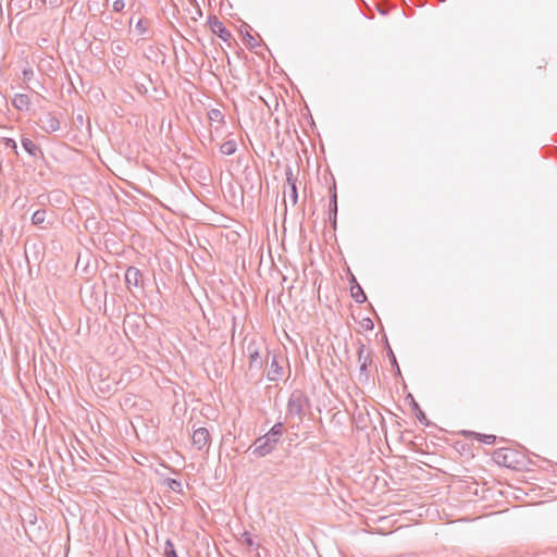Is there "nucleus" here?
Here are the masks:
<instances>
[{
    "label": "nucleus",
    "instance_id": "bb28decb",
    "mask_svg": "<svg viewBox=\"0 0 557 557\" xmlns=\"http://www.w3.org/2000/svg\"><path fill=\"white\" fill-rule=\"evenodd\" d=\"M124 8H125L124 0H114L113 1L112 9L114 12H122Z\"/></svg>",
    "mask_w": 557,
    "mask_h": 557
},
{
    "label": "nucleus",
    "instance_id": "a878e982",
    "mask_svg": "<svg viewBox=\"0 0 557 557\" xmlns=\"http://www.w3.org/2000/svg\"><path fill=\"white\" fill-rule=\"evenodd\" d=\"M245 41L249 48H255L256 46H258V42L255 39V37L251 36L248 32L245 35Z\"/></svg>",
    "mask_w": 557,
    "mask_h": 557
},
{
    "label": "nucleus",
    "instance_id": "dca6fc26",
    "mask_svg": "<svg viewBox=\"0 0 557 557\" xmlns=\"http://www.w3.org/2000/svg\"><path fill=\"white\" fill-rule=\"evenodd\" d=\"M408 397H410V399H411V408H412V411L414 412L416 418L421 423L429 425L426 416H425L424 411L420 408L419 404L414 400V398L411 395H409Z\"/></svg>",
    "mask_w": 557,
    "mask_h": 557
},
{
    "label": "nucleus",
    "instance_id": "f257e3e1",
    "mask_svg": "<svg viewBox=\"0 0 557 557\" xmlns=\"http://www.w3.org/2000/svg\"><path fill=\"white\" fill-rule=\"evenodd\" d=\"M283 431V423H275L265 435L258 437L253 442L249 450L251 449V454L259 458L271 454L280 442Z\"/></svg>",
    "mask_w": 557,
    "mask_h": 557
},
{
    "label": "nucleus",
    "instance_id": "5701e85b",
    "mask_svg": "<svg viewBox=\"0 0 557 557\" xmlns=\"http://www.w3.org/2000/svg\"><path fill=\"white\" fill-rule=\"evenodd\" d=\"M164 555L165 557H178L174 548V545L170 540L165 542Z\"/></svg>",
    "mask_w": 557,
    "mask_h": 557
},
{
    "label": "nucleus",
    "instance_id": "4be33fe9",
    "mask_svg": "<svg viewBox=\"0 0 557 557\" xmlns=\"http://www.w3.org/2000/svg\"><path fill=\"white\" fill-rule=\"evenodd\" d=\"M285 174L288 186L297 185V177L294 175L292 166H286Z\"/></svg>",
    "mask_w": 557,
    "mask_h": 557
},
{
    "label": "nucleus",
    "instance_id": "6ab92c4d",
    "mask_svg": "<svg viewBox=\"0 0 557 557\" xmlns=\"http://www.w3.org/2000/svg\"><path fill=\"white\" fill-rule=\"evenodd\" d=\"M165 485L175 493H183L182 482L176 479L168 478L164 481Z\"/></svg>",
    "mask_w": 557,
    "mask_h": 557
},
{
    "label": "nucleus",
    "instance_id": "0eeeda50",
    "mask_svg": "<svg viewBox=\"0 0 557 557\" xmlns=\"http://www.w3.org/2000/svg\"><path fill=\"white\" fill-rule=\"evenodd\" d=\"M37 124L47 134L54 133L60 129V121L51 112H46L39 116Z\"/></svg>",
    "mask_w": 557,
    "mask_h": 557
},
{
    "label": "nucleus",
    "instance_id": "ddd939ff",
    "mask_svg": "<svg viewBox=\"0 0 557 557\" xmlns=\"http://www.w3.org/2000/svg\"><path fill=\"white\" fill-rule=\"evenodd\" d=\"M350 284L351 297L359 304L364 302L367 300V296L354 275L351 276Z\"/></svg>",
    "mask_w": 557,
    "mask_h": 557
},
{
    "label": "nucleus",
    "instance_id": "1a4fd4ad",
    "mask_svg": "<svg viewBox=\"0 0 557 557\" xmlns=\"http://www.w3.org/2000/svg\"><path fill=\"white\" fill-rule=\"evenodd\" d=\"M193 445L198 449L201 450L203 448H208L210 445L211 436L209 431L206 428H198L194 430L193 436Z\"/></svg>",
    "mask_w": 557,
    "mask_h": 557
},
{
    "label": "nucleus",
    "instance_id": "7ed1b4c3",
    "mask_svg": "<svg viewBox=\"0 0 557 557\" xmlns=\"http://www.w3.org/2000/svg\"><path fill=\"white\" fill-rule=\"evenodd\" d=\"M492 458L499 466L518 469L521 463L522 456L513 448L502 447L493 451Z\"/></svg>",
    "mask_w": 557,
    "mask_h": 557
},
{
    "label": "nucleus",
    "instance_id": "2f4dec72",
    "mask_svg": "<svg viewBox=\"0 0 557 557\" xmlns=\"http://www.w3.org/2000/svg\"><path fill=\"white\" fill-rule=\"evenodd\" d=\"M194 2H195V3H197V2H196V0H194ZM196 5H197V12H196V15L201 16V15H202L201 9L199 8V5H198V4H196Z\"/></svg>",
    "mask_w": 557,
    "mask_h": 557
},
{
    "label": "nucleus",
    "instance_id": "c85d7f7f",
    "mask_svg": "<svg viewBox=\"0 0 557 557\" xmlns=\"http://www.w3.org/2000/svg\"><path fill=\"white\" fill-rule=\"evenodd\" d=\"M37 2H39L41 7L46 5L47 2L50 4L51 8H58L61 5L60 0H37Z\"/></svg>",
    "mask_w": 557,
    "mask_h": 557
},
{
    "label": "nucleus",
    "instance_id": "20e7f679",
    "mask_svg": "<svg viewBox=\"0 0 557 557\" xmlns=\"http://www.w3.org/2000/svg\"><path fill=\"white\" fill-rule=\"evenodd\" d=\"M357 356L359 363L358 380L361 383H367L370 379V368L373 363V359L372 351L368 350L361 341L357 343Z\"/></svg>",
    "mask_w": 557,
    "mask_h": 557
},
{
    "label": "nucleus",
    "instance_id": "39448f33",
    "mask_svg": "<svg viewBox=\"0 0 557 557\" xmlns=\"http://www.w3.org/2000/svg\"><path fill=\"white\" fill-rule=\"evenodd\" d=\"M309 406V399L300 391H294L288 399L287 412L290 416H296L299 421H302L305 410Z\"/></svg>",
    "mask_w": 557,
    "mask_h": 557
},
{
    "label": "nucleus",
    "instance_id": "cd10ccee",
    "mask_svg": "<svg viewBox=\"0 0 557 557\" xmlns=\"http://www.w3.org/2000/svg\"><path fill=\"white\" fill-rule=\"evenodd\" d=\"M387 354H388V357L391 358V362L394 367H396L397 369V372L400 373V369H399V366L397 363V360H396V357L392 350V348L389 346H387Z\"/></svg>",
    "mask_w": 557,
    "mask_h": 557
},
{
    "label": "nucleus",
    "instance_id": "f8f14e48",
    "mask_svg": "<svg viewBox=\"0 0 557 557\" xmlns=\"http://www.w3.org/2000/svg\"><path fill=\"white\" fill-rule=\"evenodd\" d=\"M461 434L466 438H475L479 442H482L487 445H493L496 442V436L493 434H481L473 431H462Z\"/></svg>",
    "mask_w": 557,
    "mask_h": 557
},
{
    "label": "nucleus",
    "instance_id": "7c9ffc66",
    "mask_svg": "<svg viewBox=\"0 0 557 557\" xmlns=\"http://www.w3.org/2000/svg\"><path fill=\"white\" fill-rule=\"evenodd\" d=\"M145 21L140 20L137 25H136V28L141 33L144 34L146 30H147V27L145 25Z\"/></svg>",
    "mask_w": 557,
    "mask_h": 557
},
{
    "label": "nucleus",
    "instance_id": "b1692460",
    "mask_svg": "<svg viewBox=\"0 0 557 557\" xmlns=\"http://www.w3.org/2000/svg\"><path fill=\"white\" fill-rule=\"evenodd\" d=\"M112 50L116 55H124V53L126 52L124 44L122 42H113Z\"/></svg>",
    "mask_w": 557,
    "mask_h": 557
},
{
    "label": "nucleus",
    "instance_id": "393cba45",
    "mask_svg": "<svg viewBox=\"0 0 557 557\" xmlns=\"http://www.w3.org/2000/svg\"><path fill=\"white\" fill-rule=\"evenodd\" d=\"M289 199L294 206L297 203V200H298L297 185L289 186Z\"/></svg>",
    "mask_w": 557,
    "mask_h": 557
},
{
    "label": "nucleus",
    "instance_id": "a211bd4d",
    "mask_svg": "<svg viewBox=\"0 0 557 557\" xmlns=\"http://www.w3.org/2000/svg\"><path fill=\"white\" fill-rule=\"evenodd\" d=\"M208 117L211 122H215V123H219V124H224L225 121H224V115L223 113L221 112V110L219 109H211L208 111Z\"/></svg>",
    "mask_w": 557,
    "mask_h": 557
},
{
    "label": "nucleus",
    "instance_id": "c756f323",
    "mask_svg": "<svg viewBox=\"0 0 557 557\" xmlns=\"http://www.w3.org/2000/svg\"><path fill=\"white\" fill-rule=\"evenodd\" d=\"M4 145L7 148H10L17 153V145L13 138H4Z\"/></svg>",
    "mask_w": 557,
    "mask_h": 557
},
{
    "label": "nucleus",
    "instance_id": "9d476101",
    "mask_svg": "<svg viewBox=\"0 0 557 557\" xmlns=\"http://www.w3.org/2000/svg\"><path fill=\"white\" fill-rule=\"evenodd\" d=\"M330 205H329V221L334 228H336L337 219V191L336 185L333 181V185L330 187Z\"/></svg>",
    "mask_w": 557,
    "mask_h": 557
},
{
    "label": "nucleus",
    "instance_id": "f03ea898",
    "mask_svg": "<svg viewBox=\"0 0 557 557\" xmlns=\"http://www.w3.org/2000/svg\"><path fill=\"white\" fill-rule=\"evenodd\" d=\"M244 342L246 343L245 355L249 361L248 371L251 374L260 373L264 364V358L261 356V350L264 347L263 342L257 341L256 337H245Z\"/></svg>",
    "mask_w": 557,
    "mask_h": 557
},
{
    "label": "nucleus",
    "instance_id": "f3484780",
    "mask_svg": "<svg viewBox=\"0 0 557 557\" xmlns=\"http://www.w3.org/2000/svg\"><path fill=\"white\" fill-rule=\"evenodd\" d=\"M237 144L234 139H227L220 146L221 153L232 156L236 152Z\"/></svg>",
    "mask_w": 557,
    "mask_h": 557
},
{
    "label": "nucleus",
    "instance_id": "423d86ee",
    "mask_svg": "<svg viewBox=\"0 0 557 557\" xmlns=\"http://www.w3.org/2000/svg\"><path fill=\"white\" fill-rule=\"evenodd\" d=\"M208 24L213 34L219 36L224 42L231 44V40H233L232 33L215 15L209 16Z\"/></svg>",
    "mask_w": 557,
    "mask_h": 557
},
{
    "label": "nucleus",
    "instance_id": "412c9836",
    "mask_svg": "<svg viewBox=\"0 0 557 557\" xmlns=\"http://www.w3.org/2000/svg\"><path fill=\"white\" fill-rule=\"evenodd\" d=\"M45 219H46V211L40 209L33 213L32 223L34 225H39V224L44 223Z\"/></svg>",
    "mask_w": 557,
    "mask_h": 557
},
{
    "label": "nucleus",
    "instance_id": "2eb2a0df",
    "mask_svg": "<svg viewBox=\"0 0 557 557\" xmlns=\"http://www.w3.org/2000/svg\"><path fill=\"white\" fill-rule=\"evenodd\" d=\"M22 146L23 148L34 158H37V157H44V152L41 150V148L36 145L32 139L27 138V137H23L22 140Z\"/></svg>",
    "mask_w": 557,
    "mask_h": 557
},
{
    "label": "nucleus",
    "instance_id": "72a5a7b5",
    "mask_svg": "<svg viewBox=\"0 0 557 557\" xmlns=\"http://www.w3.org/2000/svg\"><path fill=\"white\" fill-rule=\"evenodd\" d=\"M29 74H33V72H32V71H29V72H28V71H26V70L24 71V76H25V77H26V76H29Z\"/></svg>",
    "mask_w": 557,
    "mask_h": 557
},
{
    "label": "nucleus",
    "instance_id": "9b49d317",
    "mask_svg": "<svg viewBox=\"0 0 557 557\" xmlns=\"http://www.w3.org/2000/svg\"><path fill=\"white\" fill-rule=\"evenodd\" d=\"M282 375H283V366L280 364L277 356L274 355L272 357V360H271V363H270V367H269V370L267 373V377L271 382H276L282 377Z\"/></svg>",
    "mask_w": 557,
    "mask_h": 557
},
{
    "label": "nucleus",
    "instance_id": "6e6552de",
    "mask_svg": "<svg viewBox=\"0 0 557 557\" xmlns=\"http://www.w3.org/2000/svg\"><path fill=\"white\" fill-rule=\"evenodd\" d=\"M126 287L132 290V287H144L143 273L136 267H128L125 272Z\"/></svg>",
    "mask_w": 557,
    "mask_h": 557
},
{
    "label": "nucleus",
    "instance_id": "4468645a",
    "mask_svg": "<svg viewBox=\"0 0 557 557\" xmlns=\"http://www.w3.org/2000/svg\"><path fill=\"white\" fill-rule=\"evenodd\" d=\"M12 106L18 111H28L30 109V99L25 94H16L12 99Z\"/></svg>",
    "mask_w": 557,
    "mask_h": 557
},
{
    "label": "nucleus",
    "instance_id": "aec40b11",
    "mask_svg": "<svg viewBox=\"0 0 557 557\" xmlns=\"http://www.w3.org/2000/svg\"><path fill=\"white\" fill-rule=\"evenodd\" d=\"M240 541L249 548H256L258 549L260 547V544H256L255 541L252 540L251 535L249 532L245 531L243 534H242V539Z\"/></svg>",
    "mask_w": 557,
    "mask_h": 557
},
{
    "label": "nucleus",
    "instance_id": "473e14b6",
    "mask_svg": "<svg viewBox=\"0 0 557 557\" xmlns=\"http://www.w3.org/2000/svg\"><path fill=\"white\" fill-rule=\"evenodd\" d=\"M366 326H367V329H372L373 322L371 320H367Z\"/></svg>",
    "mask_w": 557,
    "mask_h": 557
}]
</instances>
